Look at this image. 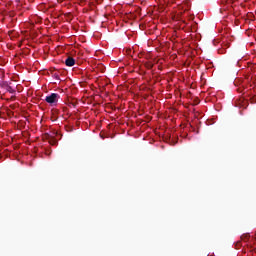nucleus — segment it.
Listing matches in <instances>:
<instances>
[{"label":"nucleus","instance_id":"obj_1","mask_svg":"<svg viewBox=\"0 0 256 256\" xmlns=\"http://www.w3.org/2000/svg\"><path fill=\"white\" fill-rule=\"evenodd\" d=\"M59 99H61V96H59V94L51 93L50 95L46 96L45 101L46 103L51 105V107H55V105L59 103Z\"/></svg>","mask_w":256,"mask_h":256},{"label":"nucleus","instance_id":"obj_2","mask_svg":"<svg viewBox=\"0 0 256 256\" xmlns=\"http://www.w3.org/2000/svg\"><path fill=\"white\" fill-rule=\"evenodd\" d=\"M65 64L67 65V67H73V65H75V59H73L72 57H68L65 61Z\"/></svg>","mask_w":256,"mask_h":256},{"label":"nucleus","instance_id":"obj_3","mask_svg":"<svg viewBox=\"0 0 256 256\" xmlns=\"http://www.w3.org/2000/svg\"><path fill=\"white\" fill-rule=\"evenodd\" d=\"M227 51L224 49V48H219L218 49V53L220 54V55H223V54H225Z\"/></svg>","mask_w":256,"mask_h":256},{"label":"nucleus","instance_id":"obj_4","mask_svg":"<svg viewBox=\"0 0 256 256\" xmlns=\"http://www.w3.org/2000/svg\"><path fill=\"white\" fill-rule=\"evenodd\" d=\"M49 143L50 145H57V140L52 139L49 141Z\"/></svg>","mask_w":256,"mask_h":256}]
</instances>
